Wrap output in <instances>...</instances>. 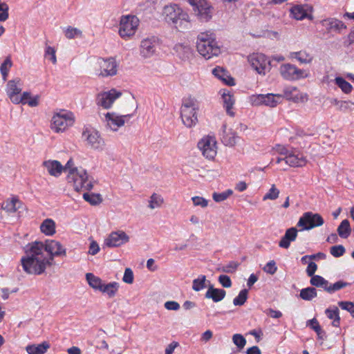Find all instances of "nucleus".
<instances>
[{
  "mask_svg": "<svg viewBox=\"0 0 354 354\" xmlns=\"http://www.w3.org/2000/svg\"><path fill=\"white\" fill-rule=\"evenodd\" d=\"M221 96L223 102V106L225 107L227 115L231 117H234V112L232 110L234 104V99L233 95L225 90L221 94Z\"/></svg>",
  "mask_w": 354,
  "mask_h": 354,
  "instance_id": "nucleus-31",
  "label": "nucleus"
},
{
  "mask_svg": "<svg viewBox=\"0 0 354 354\" xmlns=\"http://www.w3.org/2000/svg\"><path fill=\"white\" fill-rule=\"evenodd\" d=\"M206 277L200 275L197 279L193 280L192 289L198 292L206 287Z\"/></svg>",
  "mask_w": 354,
  "mask_h": 354,
  "instance_id": "nucleus-46",
  "label": "nucleus"
},
{
  "mask_svg": "<svg viewBox=\"0 0 354 354\" xmlns=\"http://www.w3.org/2000/svg\"><path fill=\"white\" fill-rule=\"evenodd\" d=\"M321 24L328 32H335L339 33L343 29L346 28V26L342 21L335 18L324 19L321 21Z\"/></svg>",
  "mask_w": 354,
  "mask_h": 354,
  "instance_id": "nucleus-23",
  "label": "nucleus"
},
{
  "mask_svg": "<svg viewBox=\"0 0 354 354\" xmlns=\"http://www.w3.org/2000/svg\"><path fill=\"white\" fill-rule=\"evenodd\" d=\"M239 139V137L237 136L236 133L232 129H225L223 130V134L222 136V142L223 143L229 147L234 146L237 140Z\"/></svg>",
  "mask_w": 354,
  "mask_h": 354,
  "instance_id": "nucleus-30",
  "label": "nucleus"
},
{
  "mask_svg": "<svg viewBox=\"0 0 354 354\" xmlns=\"http://www.w3.org/2000/svg\"><path fill=\"white\" fill-rule=\"evenodd\" d=\"M248 291L247 289L241 290L238 296L233 299L234 306H243L248 299Z\"/></svg>",
  "mask_w": 354,
  "mask_h": 354,
  "instance_id": "nucleus-48",
  "label": "nucleus"
},
{
  "mask_svg": "<svg viewBox=\"0 0 354 354\" xmlns=\"http://www.w3.org/2000/svg\"><path fill=\"white\" fill-rule=\"evenodd\" d=\"M335 84L342 89L345 93H349L352 90L351 84L346 81L342 77H337L335 79Z\"/></svg>",
  "mask_w": 354,
  "mask_h": 354,
  "instance_id": "nucleus-47",
  "label": "nucleus"
},
{
  "mask_svg": "<svg viewBox=\"0 0 354 354\" xmlns=\"http://www.w3.org/2000/svg\"><path fill=\"white\" fill-rule=\"evenodd\" d=\"M232 193L233 192L232 189H227L221 193L214 192L212 194V198L216 202H222L231 196Z\"/></svg>",
  "mask_w": 354,
  "mask_h": 354,
  "instance_id": "nucleus-53",
  "label": "nucleus"
},
{
  "mask_svg": "<svg viewBox=\"0 0 354 354\" xmlns=\"http://www.w3.org/2000/svg\"><path fill=\"white\" fill-rule=\"evenodd\" d=\"M12 66V62L10 57H7L0 66V73L3 80L5 82L8 76V73Z\"/></svg>",
  "mask_w": 354,
  "mask_h": 354,
  "instance_id": "nucleus-43",
  "label": "nucleus"
},
{
  "mask_svg": "<svg viewBox=\"0 0 354 354\" xmlns=\"http://www.w3.org/2000/svg\"><path fill=\"white\" fill-rule=\"evenodd\" d=\"M75 118L72 112L60 110L53 115L50 128L55 133L64 132L73 124Z\"/></svg>",
  "mask_w": 354,
  "mask_h": 354,
  "instance_id": "nucleus-5",
  "label": "nucleus"
},
{
  "mask_svg": "<svg viewBox=\"0 0 354 354\" xmlns=\"http://www.w3.org/2000/svg\"><path fill=\"white\" fill-rule=\"evenodd\" d=\"M129 241V236L122 230L112 232L105 239L104 244L109 248L119 247Z\"/></svg>",
  "mask_w": 354,
  "mask_h": 354,
  "instance_id": "nucleus-18",
  "label": "nucleus"
},
{
  "mask_svg": "<svg viewBox=\"0 0 354 354\" xmlns=\"http://www.w3.org/2000/svg\"><path fill=\"white\" fill-rule=\"evenodd\" d=\"M198 106L192 99L186 100L180 109L183 123L188 128L194 127L198 122Z\"/></svg>",
  "mask_w": 354,
  "mask_h": 354,
  "instance_id": "nucleus-6",
  "label": "nucleus"
},
{
  "mask_svg": "<svg viewBox=\"0 0 354 354\" xmlns=\"http://www.w3.org/2000/svg\"><path fill=\"white\" fill-rule=\"evenodd\" d=\"M282 95L280 94H259L251 97L252 104L254 106L265 105L275 107L281 102Z\"/></svg>",
  "mask_w": 354,
  "mask_h": 354,
  "instance_id": "nucleus-14",
  "label": "nucleus"
},
{
  "mask_svg": "<svg viewBox=\"0 0 354 354\" xmlns=\"http://www.w3.org/2000/svg\"><path fill=\"white\" fill-rule=\"evenodd\" d=\"M50 348V344L47 342H43L39 344H30L26 347V351L28 354H44Z\"/></svg>",
  "mask_w": 354,
  "mask_h": 354,
  "instance_id": "nucleus-33",
  "label": "nucleus"
},
{
  "mask_svg": "<svg viewBox=\"0 0 354 354\" xmlns=\"http://www.w3.org/2000/svg\"><path fill=\"white\" fill-rule=\"evenodd\" d=\"M163 203H164L163 198L160 195H159L156 193H153L150 196L148 207L151 209H154L156 208L160 207L162 206V205L163 204Z\"/></svg>",
  "mask_w": 354,
  "mask_h": 354,
  "instance_id": "nucleus-41",
  "label": "nucleus"
},
{
  "mask_svg": "<svg viewBox=\"0 0 354 354\" xmlns=\"http://www.w3.org/2000/svg\"><path fill=\"white\" fill-rule=\"evenodd\" d=\"M239 266V263L238 262L230 261L227 264L218 268L217 270L226 273H233L237 270Z\"/></svg>",
  "mask_w": 354,
  "mask_h": 354,
  "instance_id": "nucleus-50",
  "label": "nucleus"
},
{
  "mask_svg": "<svg viewBox=\"0 0 354 354\" xmlns=\"http://www.w3.org/2000/svg\"><path fill=\"white\" fill-rule=\"evenodd\" d=\"M279 72L281 76L287 80H298L308 77L306 71L299 69L290 64H282L280 66Z\"/></svg>",
  "mask_w": 354,
  "mask_h": 354,
  "instance_id": "nucleus-13",
  "label": "nucleus"
},
{
  "mask_svg": "<svg viewBox=\"0 0 354 354\" xmlns=\"http://www.w3.org/2000/svg\"><path fill=\"white\" fill-rule=\"evenodd\" d=\"M174 50L178 57L183 61L188 60L192 57V50L187 44H177L174 46Z\"/></svg>",
  "mask_w": 354,
  "mask_h": 354,
  "instance_id": "nucleus-28",
  "label": "nucleus"
},
{
  "mask_svg": "<svg viewBox=\"0 0 354 354\" xmlns=\"http://www.w3.org/2000/svg\"><path fill=\"white\" fill-rule=\"evenodd\" d=\"M283 161L290 167H304L307 162L306 157L303 154L295 153L293 151L288 153V156L277 158L276 162L279 164Z\"/></svg>",
  "mask_w": 354,
  "mask_h": 354,
  "instance_id": "nucleus-20",
  "label": "nucleus"
},
{
  "mask_svg": "<svg viewBox=\"0 0 354 354\" xmlns=\"http://www.w3.org/2000/svg\"><path fill=\"white\" fill-rule=\"evenodd\" d=\"M21 84L20 79L8 81L6 86V93L10 100L15 104H19L21 99H19V93L21 91Z\"/></svg>",
  "mask_w": 354,
  "mask_h": 354,
  "instance_id": "nucleus-21",
  "label": "nucleus"
},
{
  "mask_svg": "<svg viewBox=\"0 0 354 354\" xmlns=\"http://www.w3.org/2000/svg\"><path fill=\"white\" fill-rule=\"evenodd\" d=\"M325 313L330 319H333V326L338 327L339 326L340 317L339 315V309L337 307H334L333 309L327 308L325 310Z\"/></svg>",
  "mask_w": 354,
  "mask_h": 354,
  "instance_id": "nucleus-40",
  "label": "nucleus"
},
{
  "mask_svg": "<svg viewBox=\"0 0 354 354\" xmlns=\"http://www.w3.org/2000/svg\"><path fill=\"white\" fill-rule=\"evenodd\" d=\"M232 342L239 350L243 349L246 344L245 338L242 335L238 333L232 336Z\"/></svg>",
  "mask_w": 354,
  "mask_h": 354,
  "instance_id": "nucleus-54",
  "label": "nucleus"
},
{
  "mask_svg": "<svg viewBox=\"0 0 354 354\" xmlns=\"http://www.w3.org/2000/svg\"><path fill=\"white\" fill-rule=\"evenodd\" d=\"M83 198L86 201L93 205H98L102 201V196L100 194L84 193Z\"/></svg>",
  "mask_w": 354,
  "mask_h": 354,
  "instance_id": "nucleus-45",
  "label": "nucleus"
},
{
  "mask_svg": "<svg viewBox=\"0 0 354 354\" xmlns=\"http://www.w3.org/2000/svg\"><path fill=\"white\" fill-rule=\"evenodd\" d=\"M119 288L117 282H111L107 284L104 283L100 292L106 293L109 297L111 298L115 296Z\"/></svg>",
  "mask_w": 354,
  "mask_h": 354,
  "instance_id": "nucleus-37",
  "label": "nucleus"
},
{
  "mask_svg": "<svg viewBox=\"0 0 354 354\" xmlns=\"http://www.w3.org/2000/svg\"><path fill=\"white\" fill-rule=\"evenodd\" d=\"M212 73L227 85L233 86L235 84L234 78L230 76L227 71L221 67H216L214 68Z\"/></svg>",
  "mask_w": 354,
  "mask_h": 354,
  "instance_id": "nucleus-32",
  "label": "nucleus"
},
{
  "mask_svg": "<svg viewBox=\"0 0 354 354\" xmlns=\"http://www.w3.org/2000/svg\"><path fill=\"white\" fill-rule=\"evenodd\" d=\"M194 206H200L203 208L208 205V201L203 197L196 196L192 198Z\"/></svg>",
  "mask_w": 354,
  "mask_h": 354,
  "instance_id": "nucleus-60",
  "label": "nucleus"
},
{
  "mask_svg": "<svg viewBox=\"0 0 354 354\" xmlns=\"http://www.w3.org/2000/svg\"><path fill=\"white\" fill-rule=\"evenodd\" d=\"M55 49L51 46H47L45 50V57L48 58L53 64L57 63Z\"/></svg>",
  "mask_w": 354,
  "mask_h": 354,
  "instance_id": "nucleus-58",
  "label": "nucleus"
},
{
  "mask_svg": "<svg viewBox=\"0 0 354 354\" xmlns=\"http://www.w3.org/2000/svg\"><path fill=\"white\" fill-rule=\"evenodd\" d=\"M82 138L87 142V145L96 150H102L104 141L98 131L93 129H86L82 133Z\"/></svg>",
  "mask_w": 354,
  "mask_h": 354,
  "instance_id": "nucleus-16",
  "label": "nucleus"
},
{
  "mask_svg": "<svg viewBox=\"0 0 354 354\" xmlns=\"http://www.w3.org/2000/svg\"><path fill=\"white\" fill-rule=\"evenodd\" d=\"M349 285V283L344 282L343 281H338L333 284L328 283V287L326 288V292L328 293H333L334 292L344 288Z\"/></svg>",
  "mask_w": 354,
  "mask_h": 354,
  "instance_id": "nucleus-51",
  "label": "nucleus"
},
{
  "mask_svg": "<svg viewBox=\"0 0 354 354\" xmlns=\"http://www.w3.org/2000/svg\"><path fill=\"white\" fill-rule=\"evenodd\" d=\"M158 46V39L156 37H151L144 39L140 43V55L144 58L153 56Z\"/></svg>",
  "mask_w": 354,
  "mask_h": 354,
  "instance_id": "nucleus-19",
  "label": "nucleus"
},
{
  "mask_svg": "<svg viewBox=\"0 0 354 354\" xmlns=\"http://www.w3.org/2000/svg\"><path fill=\"white\" fill-rule=\"evenodd\" d=\"M97 63L100 67L99 76L106 77L117 74L118 64L115 59L112 57L108 59L100 58L98 59Z\"/></svg>",
  "mask_w": 354,
  "mask_h": 354,
  "instance_id": "nucleus-15",
  "label": "nucleus"
},
{
  "mask_svg": "<svg viewBox=\"0 0 354 354\" xmlns=\"http://www.w3.org/2000/svg\"><path fill=\"white\" fill-rule=\"evenodd\" d=\"M43 166L52 176L58 177L64 171V166L58 160H46L43 162Z\"/></svg>",
  "mask_w": 354,
  "mask_h": 354,
  "instance_id": "nucleus-24",
  "label": "nucleus"
},
{
  "mask_svg": "<svg viewBox=\"0 0 354 354\" xmlns=\"http://www.w3.org/2000/svg\"><path fill=\"white\" fill-rule=\"evenodd\" d=\"M337 232L340 237L346 239L351 234V229L349 221L347 219L343 220L337 227Z\"/></svg>",
  "mask_w": 354,
  "mask_h": 354,
  "instance_id": "nucleus-38",
  "label": "nucleus"
},
{
  "mask_svg": "<svg viewBox=\"0 0 354 354\" xmlns=\"http://www.w3.org/2000/svg\"><path fill=\"white\" fill-rule=\"evenodd\" d=\"M122 95V93L114 88L106 92H102L97 96V104L104 109H110L116 99Z\"/></svg>",
  "mask_w": 354,
  "mask_h": 354,
  "instance_id": "nucleus-17",
  "label": "nucleus"
},
{
  "mask_svg": "<svg viewBox=\"0 0 354 354\" xmlns=\"http://www.w3.org/2000/svg\"><path fill=\"white\" fill-rule=\"evenodd\" d=\"M165 308L169 310H178L180 308V304L175 301H168L165 303Z\"/></svg>",
  "mask_w": 354,
  "mask_h": 354,
  "instance_id": "nucleus-64",
  "label": "nucleus"
},
{
  "mask_svg": "<svg viewBox=\"0 0 354 354\" xmlns=\"http://www.w3.org/2000/svg\"><path fill=\"white\" fill-rule=\"evenodd\" d=\"M225 295L226 292L225 290L215 288L212 284H209L205 297L207 299H212L214 302H219L225 298Z\"/></svg>",
  "mask_w": 354,
  "mask_h": 354,
  "instance_id": "nucleus-26",
  "label": "nucleus"
},
{
  "mask_svg": "<svg viewBox=\"0 0 354 354\" xmlns=\"http://www.w3.org/2000/svg\"><path fill=\"white\" fill-rule=\"evenodd\" d=\"M86 279L88 285L95 290L100 291L104 284L102 280L93 273H86Z\"/></svg>",
  "mask_w": 354,
  "mask_h": 354,
  "instance_id": "nucleus-35",
  "label": "nucleus"
},
{
  "mask_svg": "<svg viewBox=\"0 0 354 354\" xmlns=\"http://www.w3.org/2000/svg\"><path fill=\"white\" fill-rule=\"evenodd\" d=\"M218 282L224 288H230L232 286V281L229 276L225 274H221L218 277Z\"/></svg>",
  "mask_w": 354,
  "mask_h": 354,
  "instance_id": "nucleus-62",
  "label": "nucleus"
},
{
  "mask_svg": "<svg viewBox=\"0 0 354 354\" xmlns=\"http://www.w3.org/2000/svg\"><path fill=\"white\" fill-rule=\"evenodd\" d=\"M339 306L348 312H349L353 317H354V303L352 301H339Z\"/></svg>",
  "mask_w": 354,
  "mask_h": 354,
  "instance_id": "nucleus-56",
  "label": "nucleus"
},
{
  "mask_svg": "<svg viewBox=\"0 0 354 354\" xmlns=\"http://www.w3.org/2000/svg\"><path fill=\"white\" fill-rule=\"evenodd\" d=\"M283 96L288 100L298 102L304 100L303 93L295 86H288L283 89Z\"/></svg>",
  "mask_w": 354,
  "mask_h": 354,
  "instance_id": "nucleus-29",
  "label": "nucleus"
},
{
  "mask_svg": "<svg viewBox=\"0 0 354 354\" xmlns=\"http://www.w3.org/2000/svg\"><path fill=\"white\" fill-rule=\"evenodd\" d=\"M263 271L270 274H274L277 270V266L274 260L268 262L263 268Z\"/></svg>",
  "mask_w": 354,
  "mask_h": 354,
  "instance_id": "nucleus-57",
  "label": "nucleus"
},
{
  "mask_svg": "<svg viewBox=\"0 0 354 354\" xmlns=\"http://www.w3.org/2000/svg\"><path fill=\"white\" fill-rule=\"evenodd\" d=\"M26 255L21 259L24 272L29 274H41L47 266L53 265L55 257H65L66 250L55 240H46L45 243L34 241L25 247Z\"/></svg>",
  "mask_w": 354,
  "mask_h": 354,
  "instance_id": "nucleus-1",
  "label": "nucleus"
},
{
  "mask_svg": "<svg viewBox=\"0 0 354 354\" xmlns=\"http://www.w3.org/2000/svg\"><path fill=\"white\" fill-rule=\"evenodd\" d=\"M55 222L51 218L45 219L40 225L41 232L46 236H53L56 232Z\"/></svg>",
  "mask_w": 354,
  "mask_h": 354,
  "instance_id": "nucleus-34",
  "label": "nucleus"
},
{
  "mask_svg": "<svg viewBox=\"0 0 354 354\" xmlns=\"http://www.w3.org/2000/svg\"><path fill=\"white\" fill-rule=\"evenodd\" d=\"M198 52L205 59H209L220 53L214 35L211 32H201L197 37Z\"/></svg>",
  "mask_w": 354,
  "mask_h": 354,
  "instance_id": "nucleus-3",
  "label": "nucleus"
},
{
  "mask_svg": "<svg viewBox=\"0 0 354 354\" xmlns=\"http://www.w3.org/2000/svg\"><path fill=\"white\" fill-rule=\"evenodd\" d=\"M122 280L128 284H131L133 282V273L131 268L125 269Z\"/></svg>",
  "mask_w": 354,
  "mask_h": 354,
  "instance_id": "nucleus-61",
  "label": "nucleus"
},
{
  "mask_svg": "<svg viewBox=\"0 0 354 354\" xmlns=\"http://www.w3.org/2000/svg\"><path fill=\"white\" fill-rule=\"evenodd\" d=\"M298 230L296 227H290L286 230L284 236L279 243V246L287 249L290 247V242L295 241Z\"/></svg>",
  "mask_w": 354,
  "mask_h": 354,
  "instance_id": "nucleus-27",
  "label": "nucleus"
},
{
  "mask_svg": "<svg viewBox=\"0 0 354 354\" xmlns=\"http://www.w3.org/2000/svg\"><path fill=\"white\" fill-rule=\"evenodd\" d=\"M312 7L308 5H297L290 9V13L297 20H302L306 18L312 19Z\"/></svg>",
  "mask_w": 354,
  "mask_h": 354,
  "instance_id": "nucleus-22",
  "label": "nucleus"
},
{
  "mask_svg": "<svg viewBox=\"0 0 354 354\" xmlns=\"http://www.w3.org/2000/svg\"><path fill=\"white\" fill-rule=\"evenodd\" d=\"M64 35L68 39H75L76 37H82V32L81 30L73 28L72 26L67 27L64 30Z\"/></svg>",
  "mask_w": 354,
  "mask_h": 354,
  "instance_id": "nucleus-44",
  "label": "nucleus"
},
{
  "mask_svg": "<svg viewBox=\"0 0 354 354\" xmlns=\"http://www.w3.org/2000/svg\"><path fill=\"white\" fill-rule=\"evenodd\" d=\"M290 57L295 58L301 64H309L313 61L312 55L304 50L291 53Z\"/></svg>",
  "mask_w": 354,
  "mask_h": 354,
  "instance_id": "nucleus-36",
  "label": "nucleus"
},
{
  "mask_svg": "<svg viewBox=\"0 0 354 354\" xmlns=\"http://www.w3.org/2000/svg\"><path fill=\"white\" fill-rule=\"evenodd\" d=\"M165 21L174 26L179 31H184L191 28L189 15L177 5L167 6L164 8Z\"/></svg>",
  "mask_w": 354,
  "mask_h": 354,
  "instance_id": "nucleus-2",
  "label": "nucleus"
},
{
  "mask_svg": "<svg viewBox=\"0 0 354 354\" xmlns=\"http://www.w3.org/2000/svg\"><path fill=\"white\" fill-rule=\"evenodd\" d=\"M330 252L335 257H340L345 253V248L342 245H334L330 248Z\"/></svg>",
  "mask_w": 354,
  "mask_h": 354,
  "instance_id": "nucleus-55",
  "label": "nucleus"
},
{
  "mask_svg": "<svg viewBox=\"0 0 354 354\" xmlns=\"http://www.w3.org/2000/svg\"><path fill=\"white\" fill-rule=\"evenodd\" d=\"M67 180L77 192L88 191L93 187L92 180L89 178L86 171L82 167L73 169L69 171L67 175Z\"/></svg>",
  "mask_w": 354,
  "mask_h": 354,
  "instance_id": "nucleus-4",
  "label": "nucleus"
},
{
  "mask_svg": "<svg viewBox=\"0 0 354 354\" xmlns=\"http://www.w3.org/2000/svg\"><path fill=\"white\" fill-rule=\"evenodd\" d=\"M248 62L252 68L260 75H265L270 69V62L263 54L253 53L249 55Z\"/></svg>",
  "mask_w": 354,
  "mask_h": 354,
  "instance_id": "nucleus-12",
  "label": "nucleus"
},
{
  "mask_svg": "<svg viewBox=\"0 0 354 354\" xmlns=\"http://www.w3.org/2000/svg\"><path fill=\"white\" fill-rule=\"evenodd\" d=\"M337 109L343 113H348L354 111V102L351 101L341 100Z\"/></svg>",
  "mask_w": 354,
  "mask_h": 354,
  "instance_id": "nucleus-49",
  "label": "nucleus"
},
{
  "mask_svg": "<svg viewBox=\"0 0 354 354\" xmlns=\"http://www.w3.org/2000/svg\"><path fill=\"white\" fill-rule=\"evenodd\" d=\"M310 283L312 286L322 288L326 291V288L328 285V281L320 275H314L311 277Z\"/></svg>",
  "mask_w": 354,
  "mask_h": 354,
  "instance_id": "nucleus-42",
  "label": "nucleus"
},
{
  "mask_svg": "<svg viewBox=\"0 0 354 354\" xmlns=\"http://www.w3.org/2000/svg\"><path fill=\"white\" fill-rule=\"evenodd\" d=\"M188 2L200 21L207 22L212 19L214 8L206 0H188Z\"/></svg>",
  "mask_w": 354,
  "mask_h": 354,
  "instance_id": "nucleus-8",
  "label": "nucleus"
},
{
  "mask_svg": "<svg viewBox=\"0 0 354 354\" xmlns=\"http://www.w3.org/2000/svg\"><path fill=\"white\" fill-rule=\"evenodd\" d=\"M1 208L8 213H15L20 209H25L24 203L17 197L8 199L1 205Z\"/></svg>",
  "mask_w": 354,
  "mask_h": 354,
  "instance_id": "nucleus-25",
  "label": "nucleus"
},
{
  "mask_svg": "<svg viewBox=\"0 0 354 354\" xmlns=\"http://www.w3.org/2000/svg\"><path fill=\"white\" fill-rule=\"evenodd\" d=\"M279 190L272 185L267 194L263 197V201L266 200H275L279 197Z\"/></svg>",
  "mask_w": 354,
  "mask_h": 354,
  "instance_id": "nucleus-52",
  "label": "nucleus"
},
{
  "mask_svg": "<svg viewBox=\"0 0 354 354\" xmlns=\"http://www.w3.org/2000/svg\"><path fill=\"white\" fill-rule=\"evenodd\" d=\"M132 116L133 114L119 115L115 112H108L104 115L106 127L113 131H117Z\"/></svg>",
  "mask_w": 354,
  "mask_h": 354,
  "instance_id": "nucleus-11",
  "label": "nucleus"
},
{
  "mask_svg": "<svg viewBox=\"0 0 354 354\" xmlns=\"http://www.w3.org/2000/svg\"><path fill=\"white\" fill-rule=\"evenodd\" d=\"M9 7L6 3H0V21H5L8 19Z\"/></svg>",
  "mask_w": 354,
  "mask_h": 354,
  "instance_id": "nucleus-59",
  "label": "nucleus"
},
{
  "mask_svg": "<svg viewBox=\"0 0 354 354\" xmlns=\"http://www.w3.org/2000/svg\"><path fill=\"white\" fill-rule=\"evenodd\" d=\"M317 295V290L313 287H308L301 290L299 296L305 301H311Z\"/></svg>",
  "mask_w": 354,
  "mask_h": 354,
  "instance_id": "nucleus-39",
  "label": "nucleus"
},
{
  "mask_svg": "<svg viewBox=\"0 0 354 354\" xmlns=\"http://www.w3.org/2000/svg\"><path fill=\"white\" fill-rule=\"evenodd\" d=\"M139 19L134 15L122 16L120 19L119 35L124 39H130L136 33L139 26Z\"/></svg>",
  "mask_w": 354,
  "mask_h": 354,
  "instance_id": "nucleus-7",
  "label": "nucleus"
},
{
  "mask_svg": "<svg viewBox=\"0 0 354 354\" xmlns=\"http://www.w3.org/2000/svg\"><path fill=\"white\" fill-rule=\"evenodd\" d=\"M324 223V220L319 214L306 212L299 218L297 226L301 227L300 230H310Z\"/></svg>",
  "mask_w": 354,
  "mask_h": 354,
  "instance_id": "nucleus-9",
  "label": "nucleus"
},
{
  "mask_svg": "<svg viewBox=\"0 0 354 354\" xmlns=\"http://www.w3.org/2000/svg\"><path fill=\"white\" fill-rule=\"evenodd\" d=\"M354 43V28L351 30L346 37L344 39L343 45L348 48Z\"/></svg>",
  "mask_w": 354,
  "mask_h": 354,
  "instance_id": "nucleus-63",
  "label": "nucleus"
},
{
  "mask_svg": "<svg viewBox=\"0 0 354 354\" xmlns=\"http://www.w3.org/2000/svg\"><path fill=\"white\" fill-rule=\"evenodd\" d=\"M198 148L204 157L209 160H213L217 153L215 137L210 136H204L198 142Z\"/></svg>",
  "mask_w": 354,
  "mask_h": 354,
  "instance_id": "nucleus-10",
  "label": "nucleus"
}]
</instances>
